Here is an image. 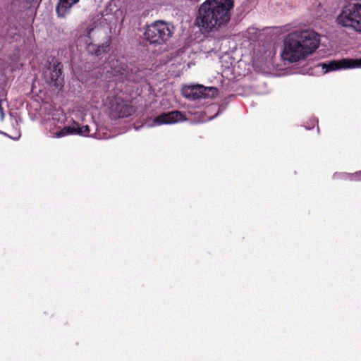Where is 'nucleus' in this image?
<instances>
[{"label": "nucleus", "instance_id": "nucleus-10", "mask_svg": "<svg viewBox=\"0 0 361 361\" xmlns=\"http://www.w3.org/2000/svg\"><path fill=\"white\" fill-rule=\"evenodd\" d=\"M90 133V127L87 125L80 126L78 123L74 122L71 126H66L57 133L53 134L52 137H62L70 134H78L83 136H88Z\"/></svg>", "mask_w": 361, "mask_h": 361}, {"label": "nucleus", "instance_id": "nucleus-16", "mask_svg": "<svg viewBox=\"0 0 361 361\" xmlns=\"http://www.w3.org/2000/svg\"><path fill=\"white\" fill-rule=\"evenodd\" d=\"M68 1H70V0H68ZM73 0H71V1H72Z\"/></svg>", "mask_w": 361, "mask_h": 361}, {"label": "nucleus", "instance_id": "nucleus-5", "mask_svg": "<svg viewBox=\"0 0 361 361\" xmlns=\"http://www.w3.org/2000/svg\"><path fill=\"white\" fill-rule=\"evenodd\" d=\"M62 64L57 59L53 58L49 62V66L43 73V77L46 83L50 87L58 90L63 87L64 79L62 76Z\"/></svg>", "mask_w": 361, "mask_h": 361}, {"label": "nucleus", "instance_id": "nucleus-4", "mask_svg": "<svg viewBox=\"0 0 361 361\" xmlns=\"http://www.w3.org/2000/svg\"><path fill=\"white\" fill-rule=\"evenodd\" d=\"M173 27L163 21L157 20L145 27V39L151 44L162 45L172 37Z\"/></svg>", "mask_w": 361, "mask_h": 361}, {"label": "nucleus", "instance_id": "nucleus-8", "mask_svg": "<svg viewBox=\"0 0 361 361\" xmlns=\"http://www.w3.org/2000/svg\"><path fill=\"white\" fill-rule=\"evenodd\" d=\"M325 73L335 71L345 68H361L360 59H343L341 60H333L321 64Z\"/></svg>", "mask_w": 361, "mask_h": 361}, {"label": "nucleus", "instance_id": "nucleus-1", "mask_svg": "<svg viewBox=\"0 0 361 361\" xmlns=\"http://www.w3.org/2000/svg\"><path fill=\"white\" fill-rule=\"evenodd\" d=\"M319 35L311 29L291 32L283 39L281 59L289 63L304 60L319 47Z\"/></svg>", "mask_w": 361, "mask_h": 361}, {"label": "nucleus", "instance_id": "nucleus-12", "mask_svg": "<svg viewBox=\"0 0 361 361\" xmlns=\"http://www.w3.org/2000/svg\"><path fill=\"white\" fill-rule=\"evenodd\" d=\"M109 42H107L102 45H99L94 51V54L97 56H100L102 53L106 52L107 48L109 47Z\"/></svg>", "mask_w": 361, "mask_h": 361}, {"label": "nucleus", "instance_id": "nucleus-9", "mask_svg": "<svg viewBox=\"0 0 361 361\" xmlns=\"http://www.w3.org/2000/svg\"><path fill=\"white\" fill-rule=\"evenodd\" d=\"M185 119V116L183 113L179 111H172L168 113H162L156 116L149 126L154 127L161 125L173 124L182 122Z\"/></svg>", "mask_w": 361, "mask_h": 361}, {"label": "nucleus", "instance_id": "nucleus-11", "mask_svg": "<svg viewBox=\"0 0 361 361\" xmlns=\"http://www.w3.org/2000/svg\"><path fill=\"white\" fill-rule=\"evenodd\" d=\"M78 1L79 0H73L72 1L59 0L56 7L58 17L65 18L71 12V7Z\"/></svg>", "mask_w": 361, "mask_h": 361}, {"label": "nucleus", "instance_id": "nucleus-13", "mask_svg": "<svg viewBox=\"0 0 361 361\" xmlns=\"http://www.w3.org/2000/svg\"><path fill=\"white\" fill-rule=\"evenodd\" d=\"M2 99H0V117L1 119H4L5 114L4 112V109L2 107Z\"/></svg>", "mask_w": 361, "mask_h": 361}, {"label": "nucleus", "instance_id": "nucleus-14", "mask_svg": "<svg viewBox=\"0 0 361 361\" xmlns=\"http://www.w3.org/2000/svg\"><path fill=\"white\" fill-rule=\"evenodd\" d=\"M37 0H25V1L27 3V4H32L34 2H37Z\"/></svg>", "mask_w": 361, "mask_h": 361}, {"label": "nucleus", "instance_id": "nucleus-6", "mask_svg": "<svg viewBox=\"0 0 361 361\" xmlns=\"http://www.w3.org/2000/svg\"><path fill=\"white\" fill-rule=\"evenodd\" d=\"M109 110V116L112 120L127 118L134 112L133 106L128 102L118 97L110 100Z\"/></svg>", "mask_w": 361, "mask_h": 361}, {"label": "nucleus", "instance_id": "nucleus-15", "mask_svg": "<svg viewBox=\"0 0 361 361\" xmlns=\"http://www.w3.org/2000/svg\"><path fill=\"white\" fill-rule=\"evenodd\" d=\"M255 30V28H253V27H250V28H248L247 31H248L249 32H250L252 30Z\"/></svg>", "mask_w": 361, "mask_h": 361}, {"label": "nucleus", "instance_id": "nucleus-7", "mask_svg": "<svg viewBox=\"0 0 361 361\" xmlns=\"http://www.w3.org/2000/svg\"><path fill=\"white\" fill-rule=\"evenodd\" d=\"M218 93V89L214 87H204L202 85L188 86L183 89V94L190 100L200 98L213 97Z\"/></svg>", "mask_w": 361, "mask_h": 361}, {"label": "nucleus", "instance_id": "nucleus-3", "mask_svg": "<svg viewBox=\"0 0 361 361\" xmlns=\"http://www.w3.org/2000/svg\"><path fill=\"white\" fill-rule=\"evenodd\" d=\"M336 23L343 28L361 33V0L346 3L336 16Z\"/></svg>", "mask_w": 361, "mask_h": 361}, {"label": "nucleus", "instance_id": "nucleus-2", "mask_svg": "<svg viewBox=\"0 0 361 361\" xmlns=\"http://www.w3.org/2000/svg\"><path fill=\"white\" fill-rule=\"evenodd\" d=\"M233 0H206L199 8V26L206 32L226 26L231 20Z\"/></svg>", "mask_w": 361, "mask_h": 361}]
</instances>
